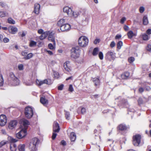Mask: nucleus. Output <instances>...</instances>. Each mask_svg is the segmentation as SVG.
<instances>
[{
	"instance_id": "f257e3e1",
	"label": "nucleus",
	"mask_w": 151,
	"mask_h": 151,
	"mask_svg": "<svg viewBox=\"0 0 151 151\" xmlns=\"http://www.w3.org/2000/svg\"><path fill=\"white\" fill-rule=\"evenodd\" d=\"M70 51L71 58L76 59L79 57L81 53V50L79 47L77 46L73 47Z\"/></svg>"
},
{
	"instance_id": "f03ea898",
	"label": "nucleus",
	"mask_w": 151,
	"mask_h": 151,
	"mask_svg": "<svg viewBox=\"0 0 151 151\" xmlns=\"http://www.w3.org/2000/svg\"><path fill=\"white\" fill-rule=\"evenodd\" d=\"M79 45L82 47L87 46L88 43V40L86 36H81L78 39V40Z\"/></svg>"
},
{
	"instance_id": "7ed1b4c3",
	"label": "nucleus",
	"mask_w": 151,
	"mask_h": 151,
	"mask_svg": "<svg viewBox=\"0 0 151 151\" xmlns=\"http://www.w3.org/2000/svg\"><path fill=\"white\" fill-rule=\"evenodd\" d=\"M24 114L27 118L29 119L31 118L34 114L33 108L29 106L26 107L24 109Z\"/></svg>"
},
{
	"instance_id": "20e7f679",
	"label": "nucleus",
	"mask_w": 151,
	"mask_h": 151,
	"mask_svg": "<svg viewBox=\"0 0 151 151\" xmlns=\"http://www.w3.org/2000/svg\"><path fill=\"white\" fill-rule=\"evenodd\" d=\"M141 135L139 134H136L132 137V144L135 146H138L140 143Z\"/></svg>"
},
{
	"instance_id": "39448f33",
	"label": "nucleus",
	"mask_w": 151,
	"mask_h": 151,
	"mask_svg": "<svg viewBox=\"0 0 151 151\" xmlns=\"http://www.w3.org/2000/svg\"><path fill=\"white\" fill-rule=\"evenodd\" d=\"M39 140L37 138L32 139L29 146V148L32 151H36L37 149L36 146L38 143Z\"/></svg>"
},
{
	"instance_id": "423d86ee",
	"label": "nucleus",
	"mask_w": 151,
	"mask_h": 151,
	"mask_svg": "<svg viewBox=\"0 0 151 151\" xmlns=\"http://www.w3.org/2000/svg\"><path fill=\"white\" fill-rule=\"evenodd\" d=\"M36 83L37 86H40L43 84H46L48 85H50L52 84L53 82L51 79L48 78L42 81L37 79L36 80Z\"/></svg>"
},
{
	"instance_id": "0eeeda50",
	"label": "nucleus",
	"mask_w": 151,
	"mask_h": 151,
	"mask_svg": "<svg viewBox=\"0 0 151 151\" xmlns=\"http://www.w3.org/2000/svg\"><path fill=\"white\" fill-rule=\"evenodd\" d=\"M27 134V130L26 129H22L18 133L16 134V137L18 139H22L25 137Z\"/></svg>"
},
{
	"instance_id": "6e6552de",
	"label": "nucleus",
	"mask_w": 151,
	"mask_h": 151,
	"mask_svg": "<svg viewBox=\"0 0 151 151\" xmlns=\"http://www.w3.org/2000/svg\"><path fill=\"white\" fill-rule=\"evenodd\" d=\"M63 67L65 70L68 72H71L72 70V67L70 63L68 61H67L64 63Z\"/></svg>"
},
{
	"instance_id": "1a4fd4ad",
	"label": "nucleus",
	"mask_w": 151,
	"mask_h": 151,
	"mask_svg": "<svg viewBox=\"0 0 151 151\" xmlns=\"http://www.w3.org/2000/svg\"><path fill=\"white\" fill-rule=\"evenodd\" d=\"M6 116L3 114L0 115V125L1 126H4L7 122Z\"/></svg>"
},
{
	"instance_id": "9d476101",
	"label": "nucleus",
	"mask_w": 151,
	"mask_h": 151,
	"mask_svg": "<svg viewBox=\"0 0 151 151\" xmlns=\"http://www.w3.org/2000/svg\"><path fill=\"white\" fill-rule=\"evenodd\" d=\"M129 128V126L123 124H119L117 127L118 130L122 131L127 130Z\"/></svg>"
},
{
	"instance_id": "9b49d317",
	"label": "nucleus",
	"mask_w": 151,
	"mask_h": 151,
	"mask_svg": "<svg viewBox=\"0 0 151 151\" xmlns=\"http://www.w3.org/2000/svg\"><path fill=\"white\" fill-rule=\"evenodd\" d=\"M11 77L12 80L13 85L15 86L19 84V81L18 79L13 74L11 75Z\"/></svg>"
},
{
	"instance_id": "f8f14e48",
	"label": "nucleus",
	"mask_w": 151,
	"mask_h": 151,
	"mask_svg": "<svg viewBox=\"0 0 151 151\" xmlns=\"http://www.w3.org/2000/svg\"><path fill=\"white\" fill-rule=\"evenodd\" d=\"M105 58L106 59H109L111 58L112 60L115 59V55L113 52L111 51H109L106 53Z\"/></svg>"
},
{
	"instance_id": "ddd939ff",
	"label": "nucleus",
	"mask_w": 151,
	"mask_h": 151,
	"mask_svg": "<svg viewBox=\"0 0 151 151\" xmlns=\"http://www.w3.org/2000/svg\"><path fill=\"white\" fill-rule=\"evenodd\" d=\"M71 26L68 24H65L60 27V29L62 32L67 31L70 30Z\"/></svg>"
},
{
	"instance_id": "4468645a",
	"label": "nucleus",
	"mask_w": 151,
	"mask_h": 151,
	"mask_svg": "<svg viewBox=\"0 0 151 151\" xmlns=\"http://www.w3.org/2000/svg\"><path fill=\"white\" fill-rule=\"evenodd\" d=\"M60 129L59 124L56 122H54L53 125V132L58 133L59 132Z\"/></svg>"
},
{
	"instance_id": "2eb2a0df",
	"label": "nucleus",
	"mask_w": 151,
	"mask_h": 151,
	"mask_svg": "<svg viewBox=\"0 0 151 151\" xmlns=\"http://www.w3.org/2000/svg\"><path fill=\"white\" fill-rule=\"evenodd\" d=\"M17 124V120H12L10 122L8 125L9 128L11 129H12L14 128Z\"/></svg>"
},
{
	"instance_id": "dca6fc26",
	"label": "nucleus",
	"mask_w": 151,
	"mask_h": 151,
	"mask_svg": "<svg viewBox=\"0 0 151 151\" xmlns=\"http://www.w3.org/2000/svg\"><path fill=\"white\" fill-rule=\"evenodd\" d=\"M8 30L9 33L12 34H15L17 31V28L15 27L10 26L8 28Z\"/></svg>"
},
{
	"instance_id": "f3484780",
	"label": "nucleus",
	"mask_w": 151,
	"mask_h": 151,
	"mask_svg": "<svg viewBox=\"0 0 151 151\" xmlns=\"http://www.w3.org/2000/svg\"><path fill=\"white\" fill-rule=\"evenodd\" d=\"M40 5L39 4L36 3L35 4L34 12L37 14H38L40 13Z\"/></svg>"
},
{
	"instance_id": "a211bd4d",
	"label": "nucleus",
	"mask_w": 151,
	"mask_h": 151,
	"mask_svg": "<svg viewBox=\"0 0 151 151\" xmlns=\"http://www.w3.org/2000/svg\"><path fill=\"white\" fill-rule=\"evenodd\" d=\"M40 101L44 106L47 105L48 103V100L45 98V96L40 97Z\"/></svg>"
},
{
	"instance_id": "6ab92c4d",
	"label": "nucleus",
	"mask_w": 151,
	"mask_h": 151,
	"mask_svg": "<svg viewBox=\"0 0 151 151\" xmlns=\"http://www.w3.org/2000/svg\"><path fill=\"white\" fill-rule=\"evenodd\" d=\"M129 76V73L128 71H126L121 75V77L122 79L125 80L128 79Z\"/></svg>"
},
{
	"instance_id": "aec40b11",
	"label": "nucleus",
	"mask_w": 151,
	"mask_h": 151,
	"mask_svg": "<svg viewBox=\"0 0 151 151\" xmlns=\"http://www.w3.org/2000/svg\"><path fill=\"white\" fill-rule=\"evenodd\" d=\"M63 11L64 12L66 13L68 15L72 14V9L68 6L65 7L63 9Z\"/></svg>"
},
{
	"instance_id": "412c9836",
	"label": "nucleus",
	"mask_w": 151,
	"mask_h": 151,
	"mask_svg": "<svg viewBox=\"0 0 151 151\" xmlns=\"http://www.w3.org/2000/svg\"><path fill=\"white\" fill-rule=\"evenodd\" d=\"M48 40L49 41L53 42V45H55V37L51 33L48 36Z\"/></svg>"
},
{
	"instance_id": "4be33fe9",
	"label": "nucleus",
	"mask_w": 151,
	"mask_h": 151,
	"mask_svg": "<svg viewBox=\"0 0 151 151\" xmlns=\"http://www.w3.org/2000/svg\"><path fill=\"white\" fill-rule=\"evenodd\" d=\"M65 24V20L64 19H61L58 22L57 24V25L60 27H61L62 26L64 25Z\"/></svg>"
},
{
	"instance_id": "5701e85b",
	"label": "nucleus",
	"mask_w": 151,
	"mask_h": 151,
	"mask_svg": "<svg viewBox=\"0 0 151 151\" xmlns=\"http://www.w3.org/2000/svg\"><path fill=\"white\" fill-rule=\"evenodd\" d=\"M10 149L11 151H16L17 149V146L14 143H11L10 144Z\"/></svg>"
},
{
	"instance_id": "b1692460",
	"label": "nucleus",
	"mask_w": 151,
	"mask_h": 151,
	"mask_svg": "<svg viewBox=\"0 0 151 151\" xmlns=\"http://www.w3.org/2000/svg\"><path fill=\"white\" fill-rule=\"evenodd\" d=\"M128 38L129 39H131L133 37L136 36V34L133 33L132 31L130 30L128 33L127 34Z\"/></svg>"
},
{
	"instance_id": "393cba45",
	"label": "nucleus",
	"mask_w": 151,
	"mask_h": 151,
	"mask_svg": "<svg viewBox=\"0 0 151 151\" xmlns=\"http://www.w3.org/2000/svg\"><path fill=\"white\" fill-rule=\"evenodd\" d=\"M93 81L94 83V85L96 86H99L100 84V81L99 79L98 78H95L93 79Z\"/></svg>"
},
{
	"instance_id": "a878e982",
	"label": "nucleus",
	"mask_w": 151,
	"mask_h": 151,
	"mask_svg": "<svg viewBox=\"0 0 151 151\" xmlns=\"http://www.w3.org/2000/svg\"><path fill=\"white\" fill-rule=\"evenodd\" d=\"M142 40L144 41H147L150 38V36L148 35L145 33L143 34L141 36Z\"/></svg>"
},
{
	"instance_id": "bb28decb",
	"label": "nucleus",
	"mask_w": 151,
	"mask_h": 151,
	"mask_svg": "<svg viewBox=\"0 0 151 151\" xmlns=\"http://www.w3.org/2000/svg\"><path fill=\"white\" fill-rule=\"evenodd\" d=\"M70 138L71 141L74 142L75 140L76 139V136L75 133L74 132L71 133Z\"/></svg>"
},
{
	"instance_id": "cd10ccee",
	"label": "nucleus",
	"mask_w": 151,
	"mask_h": 151,
	"mask_svg": "<svg viewBox=\"0 0 151 151\" xmlns=\"http://www.w3.org/2000/svg\"><path fill=\"white\" fill-rule=\"evenodd\" d=\"M25 145L24 144H20L18 146V150L19 151H25Z\"/></svg>"
},
{
	"instance_id": "c85d7f7f",
	"label": "nucleus",
	"mask_w": 151,
	"mask_h": 151,
	"mask_svg": "<svg viewBox=\"0 0 151 151\" xmlns=\"http://www.w3.org/2000/svg\"><path fill=\"white\" fill-rule=\"evenodd\" d=\"M99 51V49L98 47L95 48L93 51L92 54L93 56H96L97 55Z\"/></svg>"
},
{
	"instance_id": "c756f323",
	"label": "nucleus",
	"mask_w": 151,
	"mask_h": 151,
	"mask_svg": "<svg viewBox=\"0 0 151 151\" xmlns=\"http://www.w3.org/2000/svg\"><path fill=\"white\" fill-rule=\"evenodd\" d=\"M22 122L24 127H26L27 125L29 124V122L28 121L25 119H24L22 120Z\"/></svg>"
},
{
	"instance_id": "7c9ffc66",
	"label": "nucleus",
	"mask_w": 151,
	"mask_h": 151,
	"mask_svg": "<svg viewBox=\"0 0 151 151\" xmlns=\"http://www.w3.org/2000/svg\"><path fill=\"white\" fill-rule=\"evenodd\" d=\"M8 14L7 12L4 11L0 12V17H5Z\"/></svg>"
},
{
	"instance_id": "2f4dec72",
	"label": "nucleus",
	"mask_w": 151,
	"mask_h": 151,
	"mask_svg": "<svg viewBox=\"0 0 151 151\" xmlns=\"http://www.w3.org/2000/svg\"><path fill=\"white\" fill-rule=\"evenodd\" d=\"M47 36V34L45 32H44V33L42 34L40 36L39 39L41 40H43Z\"/></svg>"
},
{
	"instance_id": "473e14b6",
	"label": "nucleus",
	"mask_w": 151,
	"mask_h": 151,
	"mask_svg": "<svg viewBox=\"0 0 151 151\" xmlns=\"http://www.w3.org/2000/svg\"><path fill=\"white\" fill-rule=\"evenodd\" d=\"M143 23L144 25H147L148 23V21L147 17L146 16H144L143 19Z\"/></svg>"
},
{
	"instance_id": "72a5a7b5",
	"label": "nucleus",
	"mask_w": 151,
	"mask_h": 151,
	"mask_svg": "<svg viewBox=\"0 0 151 151\" xmlns=\"http://www.w3.org/2000/svg\"><path fill=\"white\" fill-rule=\"evenodd\" d=\"M8 22L10 24H14L15 23V21L12 18L9 17L7 19Z\"/></svg>"
},
{
	"instance_id": "f704fd0d",
	"label": "nucleus",
	"mask_w": 151,
	"mask_h": 151,
	"mask_svg": "<svg viewBox=\"0 0 151 151\" xmlns=\"http://www.w3.org/2000/svg\"><path fill=\"white\" fill-rule=\"evenodd\" d=\"M33 54L31 53H30L28 54H27L26 56L24 57V58L25 60H28L31 58Z\"/></svg>"
},
{
	"instance_id": "c9c22d12",
	"label": "nucleus",
	"mask_w": 151,
	"mask_h": 151,
	"mask_svg": "<svg viewBox=\"0 0 151 151\" xmlns=\"http://www.w3.org/2000/svg\"><path fill=\"white\" fill-rule=\"evenodd\" d=\"M8 140L9 142L11 143H14L17 141V140H16L11 137H8Z\"/></svg>"
},
{
	"instance_id": "e433bc0d",
	"label": "nucleus",
	"mask_w": 151,
	"mask_h": 151,
	"mask_svg": "<svg viewBox=\"0 0 151 151\" xmlns=\"http://www.w3.org/2000/svg\"><path fill=\"white\" fill-rule=\"evenodd\" d=\"M122 45V41H119L117 44V47L119 49H120Z\"/></svg>"
},
{
	"instance_id": "4c0bfd02",
	"label": "nucleus",
	"mask_w": 151,
	"mask_h": 151,
	"mask_svg": "<svg viewBox=\"0 0 151 151\" xmlns=\"http://www.w3.org/2000/svg\"><path fill=\"white\" fill-rule=\"evenodd\" d=\"M72 14H70V15H69V16H73L75 17H76L79 15V13L78 12H74L72 11Z\"/></svg>"
},
{
	"instance_id": "58836bf2",
	"label": "nucleus",
	"mask_w": 151,
	"mask_h": 151,
	"mask_svg": "<svg viewBox=\"0 0 151 151\" xmlns=\"http://www.w3.org/2000/svg\"><path fill=\"white\" fill-rule=\"evenodd\" d=\"M37 42L34 41H30L29 44V46L30 47H32L36 45Z\"/></svg>"
},
{
	"instance_id": "ea45409f",
	"label": "nucleus",
	"mask_w": 151,
	"mask_h": 151,
	"mask_svg": "<svg viewBox=\"0 0 151 151\" xmlns=\"http://www.w3.org/2000/svg\"><path fill=\"white\" fill-rule=\"evenodd\" d=\"M4 83V80L1 74H0V86H2Z\"/></svg>"
},
{
	"instance_id": "a19ab883",
	"label": "nucleus",
	"mask_w": 151,
	"mask_h": 151,
	"mask_svg": "<svg viewBox=\"0 0 151 151\" xmlns=\"http://www.w3.org/2000/svg\"><path fill=\"white\" fill-rule=\"evenodd\" d=\"M18 34L19 37H24L26 35V34L25 33L24 31H22V34L21 32H19L18 33Z\"/></svg>"
},
{
	"instance_id": "79ce46f5",
	"label": "nucleus",
	"mask_w": 151,
	"mask_h": 151,
	"mask_svg": "<svg viewBox=\"0 0 151 151\" xmlns=\"http://www.w3.org/2000/svg\"><path fill=\"white\" fill-rule=\"evenodd\" d=\"M99 57L100 59L101 60H102L103 59V53L101 52H100L99 53Z\"/></svg>"
},
{
	"instance_id": "37998d69",
	"label": "nucleus",
	"mask_w": 151,
	"mask_h": 151,
	"mask_svg": "<svg viewBox=\"0 0 151 151\" xmlns=\"http://www.w3.org/2000/svg\"><path fill=\"white\" fill-rule=\"evenodd\" d=\"M134 60V58L133 57H130L128 58V61L130 63H132Z\"/></svg>"
},
{
	"instance_id": "c03bdc74",
	"label": "nucleus",
	"mask_w": 151,
	"mask_h": 151,
	"mask_svg": "<svg viewBox=\"0 0 151 151\" xmlns=\"http://www.w3.org/2000/svg\"><path fill=\"white\" fill-rule=\"evenodd\" d=\"M7 143V142L4 140L1 141L0 142V148L1 147Z\"/></svg>"
},
{
	"instance_id": "a18cd8bd",
	"label": "nucleus",
	"mask_w": 151,
	"mask_h": 151,
	"mask_svg": "<svg viewBox=\"0 0 151 151\" xmlns=\"http://www.w3.org/2000/svg\"><path fill=\"white\" fill-rule=\"evenodd\" d=\"M53 45L51 43H49L48 45L49 48L50 50H53L55 49V47L53 46Z\"/></svg>"
},
{
	"instance_id": "49530a36",
	"label": "nucleus",
	"mask_w": 151,
	"mask_h": 151,
	"mask_svg": "<svg viewBox=\"0 0 151 151\" xmlns=\"http://www.w3.org/2000/svg\"><path fill=\"white\" fill-rule=\"evenodd\" d=\"M146 49L147 51H151V44H149L147 45L146 47Z\"/></svg>"
},
{
	"instance_id": "de8ad7c7",
	"label": "nucleus",
	"mask_w": 151,
	"mask_h": 151,
	"mask_svg": "<svg viewBox=\"0 0 151 151\" xmlns=\"http://www.w3.org/2000/svg\"><path fill=\"white\" fill-rule=\"evenodd\" d=\"M56 132H53L52 133V139L53 140L55 139L57 136V134L55 133Z\"/></svg>"
},
{
	"instance_id": "09e8293b",
	"label": "nucleus",
	"mask_w": 151,
	"mask_h": 151,
	"mask_svg": "<svg viewBox=\"0 0 151 151\" xmlns=\"http://www.w3.org/2000/svg\"><path fill=\"white\" fill-rule=\"evenodd\" d=\"M27 53H28L27 52V51H26L25 50L22 51L21 52V54H22V55L23 56H24V57L26 56L27 55Z\"/></svg>"
},
{
	"instance_id": "8fccbe9b",
	"label": "nucleus",
	"mask_w": 151,
	"mask_h": 151,
	"mask_svg": "<svg viewBox=\"0 0 151 151\" xmlns=\"http://www.w3.org/2000/svg\"><path fill=\"white\" fill-rule=\"evenodd\" d=\"M145 11V8L143 6H141L139 9V12L140 13H142Z\"/></svg>"
},
{
	"instance_id": "3c124183",
	"label": "nucleus",
	"mask_w": 151,
	"mask_h": 151,
	"mask_svg": "<svg viewBox=\"0 0 151 151\" xmlns=\"http://www.w3.org/2000/svg\"><path fill=\"white\" fill-rule=\"evenodd\" d=\"M18 68L19 70H22L23 69V65L21 64L18 65Z\"/></svg>"
},
{
	"instance_id": "603ef678",
	"label": "nucleus",
	"mask_w": 151,
	"mask_h": 151,
	"mask_svg": "<svg viewBox=\"0 0 151 151\" xmlns=\"http://www.w3.org/2000/svg\"><path fill=\"white\" fill-rule=\"evenodd\" d=\"M81 113L82 114H84L86 113V109L84 107H82L81 109Z\"/></svg>"
},
{
	"instance_id": "864d4df0",
	"label": "nucleus",
	"mask_w": 151,
	"mask_h": 151,
	"mask_svg": "<svg viewBox=\"0 0 151 151\" xmlns=\"http://www.w3.org/2000/svg\"><path fill=\"white\" fill-rule=\"evenodd\" d=\"M68 90L70 92H72L73 90V86L72 85H70L69 86Z\"/></svg>"
},
{
	"instance_id": "5fc2aeb1",
	"label": "nucleus",
	"mask_w": 151,
	"mask_h": 151,
	"mask_svg": "<svg viewBox=\"0 0 151 151\" xmlns=\"http://www.w3.org/2000/svg\"><path fill=\"white\" fill-rule=\"evenodd\" d=\"M64 87V85L63 84H62L60 85L58 87V89L59 90H63V88Z\"/></svg>"
},
{
	"instance_id": "6e6d98bb",
	"label": "nucleus",
	"mask_w": 151,
	"mask_h": 151,
	"mask_svg": "<svg viewBox=\"0 0 151 151\" xmlns=\"http://www.w3.org/2000/svg\"><path fill=\"white\" fill-rule=\"evenodd\" d=\"M6 5V4L4 2H0V6L2 7H5Z\"/></svg>"
},
{
	"instance_id": "4d7b16f0",
	"label": "nucleus",
	"mask_w": 151,
	"mask_h": 151,
	"mask_svg": "<svg viewBox=\"0 0 151 151\" xmlns=\"http://www.w3.org/2000/svg\"><path fill=\"white\" fill-rule=\"evenodd\" d=\"M126 18L125 17H122L121 20L120 22L121 24H123L124 22L126 21Z\"/></svg>"
},
{
	"instance_id": "13d9d810",
	"label": "nucleus",
	"mask_w": 151,
	"mask_h": 151,
	"mask_svg": "<svg viewBox=\"0 0 151 151\" xmlns=\"http://www.w3.org/2000/svg\"><path fill=\"white\" fill-rule=\"evenodd\" d=\"M100 42V40L99 39H96L94 41L93 43L95 44H96L98 43H99Z\"/></svg>"
},
{
	"instance_id": "bf43d9fd",
	"label": "nucleus",
	"mask_w": 151,
	"mask_h": 151,
	"mask_svg": "<svg viewBox=\"0 0 151 151\" xmlns=\"http://www.w3.org/2000/svg\"><path fill=\"white\" fill-rule=\"evenodd\" d=\"M115 42L114 41H112L110 44V46L111 48H113L115 46Z\"/></svg>"
},
{
	"instance_id": "052dcab7",
	"label": "nucleus",
	"mask_w": 151,
	"mask_h": 151,
	"mask_svg": "<svg viewBox=\"0 0 151 151\" xmlns=\"http://www.w3.org/2000/svg\"><path fill=\"white\" fill-rule=\"evenodd\" d=\"M9 39L7 37H5L3 39V42L4 43L8 42L9 41Z\"/></svg>"
},
{
	"instance_id": "680f3d73",
	"label": "nucleus",
	"mask_w": 151,
	"mask_h": 151,
	"mask_svg": "<svg viewBox=\"0 0 151 151\" xmlns=\"http://www.w3.org/2000/svg\"><path fill=\"white\" fill-rule=\"evenodd\" d=\"M138 91L140 93H142L144 91V89L143 88L141 87L139 88Z\"/></svg>"
},
{
	"instance_id": "e2e57ef3",
	"label": "nucleus",
	"mask_w": 151,
	"mask_h": 151,
	"mask_svg": "<svg viewBox=\"0 0 151 151\" xmlns=\"http://www.w3.org/2000/svg\"><path fill=\"white\" fill-rule=\"evenodd\" d=\"M60 144L63 146L66 145V142L64 140H62L60 142Z\"/></svg>"
},
{
	"instance_id": "0e129e2a",
	"label": "nucleus",
	"mask_w": 151,
	"mask_h": 151,
	"mask_svg": "<svg viewBox=\"0 0 151 151\" xmlns=\"http://www.w3.org/2000/svg\"><path fill=\"white\" fill-rule=\"evenodd\" d=\"M44 32H43V30L42 29H40L38 31V33L39 34H41L44 33Z\"/></svg>"
},
{
	"instance_id": "69168bd1",
	"label": "nucleus",
	"mask_w": 151,
	"mask_h": 151,
	"mask_svg": "<svg viewBox=\"0 0 151 151\" xmlns=\"http://www.w3.org/2000/svg\"><path fill=\"white\" fill-rule=\"evenodd\" d=\"M138 102L139 104H142L143 103V101L142 99L139 98L138 100Z\"/></svg>"
},
{
	"instance_id": "338daca9",
	"label": "nucleus",
	"mask_w": 151,
	"mask_h": 151,
	"mask_svg": "<svg viewBox=\"0 0 151 151\" xmlns=\"http://www.w3.org/2000/svg\"><path fill=\"white\" fill-rule=\"evenodd\" d=\"M146 33L148 35H150L151 34V29H148L147 31H146Z\"/></svg>"
},
{
	"instance_id": "774afa93",
	"label": "nucleus",
	"mask_w": 151,
	"mask_h": 151,
	"mask_svg": "<svg viewBox=\"0 0 151 151\" xmlns=\"http://www.w3.org/2000/svg\"><path fill=\"white\" fill-rule=\"evenodd\" d=\"M65 117L66 119H68V118L70 117V114L68 113H67L65 114Z\"/></svg>"
}]
</instances>
